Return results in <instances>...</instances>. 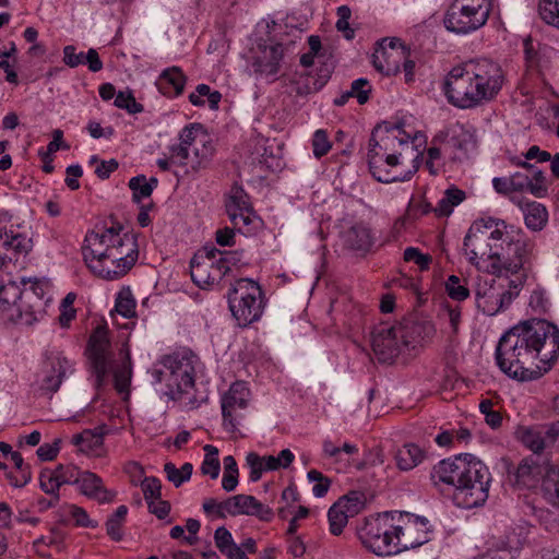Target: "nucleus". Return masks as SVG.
Returning <instances> with one entry per match:
<instances>
[{
  "label": "nucleus",
  "mask_w": 559,
  "mask_h": 559,
  "mask_svg": "<svg viewBox=\"0 0 559 559\" xmlns=\"http://www.w3.org/2000/svg\"><path fill=\"white\" fill-rule=\"evenodd\" d=\"M559 357V329L542 319L521 322L502 335L496 348L499 368L510 378L532 381Z\"/></svg>",
  "instance_id": "nucleus-1"
},
{
  "label": "nucleus",
  "mask_w": 559,
  "mask_h": 559,
  "mask_svg": "<svg viewBox=\"0 0 559 559\" xmlns=\"http://www.w3.org/2000/svg\"><path fill=\"white\" fill-rule=\"evenodd\" d=\"M504 83L501 67L489 59L468 60L451 69L443 82L448 102L471 109L493 100Z\"/></svg>",
  "instance_id": "nucleus-2"
},
{
  "label": "nucleus",
  "mask_w": 559,
  "mask_h": 559,
  "mask_svg": "<svg viewBox=\"0 0 559 559\" xmlns=\"http://www.w3.org/2000/svg\"><path fill=\"white\" fill-rule=\"evenodd\" d=\"M121 226L94 229L85 236L84 261L100 278L114 281L124 276L139 258L135 238L121 235Z\"/></svg>",
  "instance_id": "nucleus-3"
},
{
  "label": "nucleus",
  "mask_w": 559,
  "mask_h": 559,
  "mask_svg": "<svg viewBox=\"0 0 559 559\" xmlns=\"http://www.w3.org/2000/svg\"><path fill=\"white\" fill-rule=\"evenodd\" d=\"M430 477L436 486L452 487L453 499L461 508H476L488 499L490 472L473 454L464 453L440 461L433 466Z\"/></svg>",
  "instance_id": "nucleus-4"
},
{
  "label": "nucleus",
  "mask_w": 559,
  "mask_h": 559,
  "mask_svg": "<svg viewBox=\"0 0 559 559\" xmlns=\"http://www.w3.org/2000/svg\"><path fill=\"white\" fill-rule=\"evenodd\" d=\"M511 233L512 226L502 219L486 217L475 221L463 241L468 262L477 270L495 275L504 242L511 240Z\"/></svg>",
  "instance_id": "nucleus-5"
},
{
  "label": "nucleus",
  "mask_w": 559,
  "mask_h": 559,
  "mask_svg": "<svg viewBox=\"0 0 559 559\" xmlns=\"http://www.w3.org/2000/svg\"><path fill=\"white\" fill-rule=\"evenodd\" d=\"M400 126H378L374 128L369 141L368 165L373 178L380 182H394L409 180L413 173L404 176L396 175L393 168L400 164L399 148L408 145V136L403 135Z\"/></svg>",
  "instance_id": "nucleus-6"
},
{
  "label": "nucleus",
  "mask_w": 559,
  "mask_h": 559,
  "mask_svg": "<svg viewBox=\"0 0 559 559\" xmlns=\"http://www.w3.org/2000/svg\"><path fill=\"white\" fill-rule=\"evenodd\" d=\"M228 305L240 326L258 321L264 309L263 293L258 283L249 278L235 282L228 293Z\"/></svg>",
  "instance_id": "nucleus-7"
},
{
  "label": "nucleus",
  "mask_w": 559,
  "mask_h": 559,
  "mask_svg": "<svg viewBox=\"0 0 559 559\" xmlns=\"http://www.w3.org/2000/svg\"><path fill=\"white\" fill-rule=\"evenodd\" d=\"M358 534L362 545L378 556H392L401 552L393 513L385 512L367 519Z\"/></svg>",
  "instance_id": "nucleus-8"
},
{
  "label": "nucleus",
  "mask_w": 559,
  "mask_h": 559,
  "mask_svg": "<svg viewBox=\"0 0 559 559\" xmlns=\"http://www.w3.org/2000/svg\"><path fill=\"white\" fill-rule=\"evenodd\" d=\"M490 10V0H455L447 10L443 23L450 32L467 34L486 24Z\"/></svg>",
  "instance_id": "nucleus-9"
},
{
  "label": "nucleus",
  "mask_w": 559,
  "mask_h": 559,
  "mask_svg": "<svg viewBox=\"0 0 559 559\" xmlns=\"http://www.w3.org/2000/svg\"><path fill=\"white\" fill-rule=\"evenodd\" d=\"M511 233V240L504 242V249L501 253L496 276H506L509 274L516 275L514 281H521V285L527 277V273L532 270L535 260V242L530 238H515Z\"/></svg>",
  "instance_id": "nucleus-10"
},
{
  "label": "nucleus",
  "mask_w": 559,
  "mask_h": 559,
  "mask_svg": "<svg viewBox=\"0 0 559 559\" xmlns=\"http://www.w3.org/2000/svg\"><path fill=\"white\" fill-rule=\"evenodd\" d=\"M521 281H512L506 276H497L478 284L476 289L477 307L488 316H495L508 307L518 296Z\"/></svg>",
  "instance_id": "nucleus-11"
},
{
  "label": "nucleus",
  "mask_w": 559,
  "mask_h": 559,
  "mask_svg": "<svg viewBox=\"0 0 559 559\" xmlns=\"http://www.w3.org/2000/svg\"><path fill=\"white\" fill-rule=\"evenodd\" d=\"M395 531L400 551L416 548L430 539L431 526L426 518L395 512Z\"/></svg>",
  "instance_id": "nucleus-12"
},
{
  "label": "nucleus",
  "mask_w": 559,
  "mask_h": 559,
  "mask_svg": "<svg viewBox=\"0 0 559 559\" xmlns=\"http://www.w3.org/2000/svg\"><path fill=\"white\" fill-rule=\"evenodd\" d=\"M407 345L404 328L401 325L380 323L371 331L372 350L382 362H391Z\"/></svg>",
  "instance_id": "nucleus-13"
},
{
  "label": "nucleus",
  "mask_w": 559,
  "mask_h": 559,
  "mask_svg": "<svg viewBox=\"0 0 559 559\" xmlns=\"http://www.w3.org/2000/svg\"><path fill=\"white\" fill-rule=\"evenodd\" d=\"M250 391L245 382H235L222 396L223 426L228 432H236L246 417Z\"/></svg>",
  "instance_id": "nucleus-14"
},
{
  "label": "nucleus",
  "mask_w": 559,
  "mask_h": 559,
  "mask_svg": "<svg viewBox=\"0 0 559 559\" xmlns=\"http://www.w3.org/2000/svg\"><path fill=\"white\" fill-rule=\"evenodd\" d=\"M109 348L108 330L105 326L98 325L90 336L87 346V355L96 376L97 386L102 385L109 370L111 357Z\"/></svg>",
  "instance_id": "nucleus-15"
},
{
  "label": "nucleus",
  "mask_w": 559,
  "mask_h": 559,
  "mask_svg": "<svg viewBox=\"0 0 559 559\" xmlns=\"http://www.w3.org/2000/svg\"><path fill=\"white\" fill-rule=\"evenodd\" d=\"M73 370V364L62 353L50 352L44 362L40 389L50 393L56 392L63 378Z\"/></svg>",
  "instance_id": "nucleus-16"
},
{
  "label": "nucleus",
  "mask_w": 559,
  "mask_h": 559,
  "mask_svg": "<svg viewBox=\"0 0 559 559\" xmlns=\"http://www.w3.org/2000/svg\"><path fill=\"white\" fill-rule=\"evenodd\" d=\"M163 364L169 371V385H176L179 393H187L194 384V366L190 357L169 355Z\"/></svg>",
  "instance_id": "nucleus-17"
},
{
  "label": "nucleus",
  "mask_w": 559,
  "mask_h": 559,
  "mask_svg": "<svg viewBox=\"0 0 559 559\" xmlns=\"http://www.w3.org/2000/svg\"><path fill=\"white\" fill-rule=\"evenodd\" d=\"M229 270L224 261H212L211 257H193L190 262L191 278L201 288L213 285Z\"/></svg>",
  "instance_id": "nucleus-18"
},
{
  "label": "nucleus",
  "mask_w": 559,
  "mask_h": 559,
  "mask_svg": "<svg viewBox=\"0 0 559 559\" xmlns=\"http://www.w3.org/2000/svg\"><path fill=\"white\" fill-rule=\"evenodd\" d=\"M43 288L38 283H32L24 288V295L17 307L8 314V319L22 324L31 325L37 320L38 308L41 304Z\"/></svg>",
  "instance_id": "nucleus-19"
},
{
  "label": "nucleus",
  "mask_w": 559,
  "mask_h": 559,
  "mask_svg": "<svg viewBox=\"0 0 559 559\" xmlns=\"http://www.w3.org/2000/svg\"><path fill=\"white\" fill-rule=\"evenodd\" d=\"M227 508L230 516L249 515L263 522H271L274 518V512L270 507L250 495H236L227 498Z\"/></svg>",
  "instance_id": "nucleus-20"
},
{
  "label": "nucleus",
  "mask_w": 559,
  "mask_h": 559,
  "mask_svg": "<svg viewBox=\"0 0 559 559\" xmlns=\"http://www.w3.org/2000/svg\"><path fill=\"white\" fill-rule=\"evenodd\" d=\"M386 39H382L372 53L374 69L384 75H395L405 60V47H386Z\"/></svg>",
  "instance_id": "nucleus-21"
},
{
  "label": "nucleus",
  "mask_w": 559,
  "mask_h": 559,
  "mask_svg": "<svg viewBox=\"0 0 559 559\" xmlns=\"http://www.w3.org/2000/svg\"><path fill=\"white\" fill-rule=\"evenodd\" d=\"M283 56L284 47L282 44L259 45L252 62L254 72L266 78L276 75Z\"/></svg>",
  "instance_id": "nucleus-22"
},
{
  "label": "nucleus",
  "mask_w": 559,
  "mask_h": 559,
  "mask_svg": "<svg viewBox=\"0 0 559 559\" xmlns=\"http://www.w3.org/2000/svg\"><path fill=\"white\" fill-rule=\"evenodd\" d=\"M82 495L94 499L99 503L111 502L116 496L114 491L104 487L103 480L96 474L88 471H80L75 484Z\"/></svg>",
  "instance_id": "nucleus-23"
},
{
  "label": "nucleus",
  "mask_w": 559,
  "mask_h": 559,
  "mask_svg": "<svg viewBox=\"0 0 559 559\" xmlns=\"http://www.w3.org/2000/svg\"><path fill=\"white\" fill-rule=\"evenodd\" d=\"M31 239L25 235L3 231L0 228V264L16 260L20 254L27 253L31 249Z\"/></svg>",
  "instance_id": "nucleus-24"
},
{
  "label": "nucleus",
  "mask_w": 559,
  "mask_h": 559,
  "mask_svg": "<svg viewBox=\"0 0 559 559\" xmlns=\"http://www.w3.org/2000/svg\"><path fill=\"white\" fill-rule=\"evenodd\" d=\"M524 48L527 68L536 70L538 73H543L550 68L552 58L557 53L554 48L548 46H543L535 50L530 40H525Z\"/></svg>",
  "instance_id": "nucleus-25"
},
{
  "label": "nucleus",
  "mask_w": 559,
  "mask_h": 559,
  "mask_svg": "<svg viewBox=\"0 0 559 559\" xmlns=\"http://www.w3.org/2000/svg\"><path fill=\"white\" fill-rule=\"evenodd\" d=\"M63 62L70 68L87 64L92 72H98L103 69V62L94 48H90L87 52L84 53L76 52L74 46L68 45L63 48Z\"/></svg>",
  "instance_id": "nucleus-26"
},
{
  "label": "nucleus",
  "mask_w": 559,
  "mask_h": 559,
  "mask_svg": "<svg viewBox=\"0 0 559 559\" xmlns=\"http://www.w3.org/2000/svg\"><path fill=\"white\" fill-rule=\"evenodd\" d=\"M343 240L347 248L360 252H367L373 242L370 228L362 223H356L344 231Z\"/></svg>",
  "instance_id": "nucleus-27"
},
{
  "label": "nucleus",
  "mask_w": 559,
  "mask_h": 559,
  "mask_svg": "<svg viewBox=\"0 0 559 559\" xmlns=\"http://www.w3.org/2000/svg\"><path fill=\"white\" fill-rule=\"evenodd\" d=\"M518 205L521 207L524 222L528 229L533 231L542 230L548 222L547 209L536 201H522L519 200Z\"/></svg>",
  "instance_id": "nucleus-28"
},
{
  "label": "nucleus",
  "mask_w": 559,
  "mask_h": 559,
  "mask_svg": "<svg viewBox=\"0 0 559 559\" xmlns=\"http://www.w3.org/2000/svg\"><path fill=\"white\" fill-rule=\"evenodd\" d=\"M186 80L187 78L180 68L171 67L160 73L157 86L164 95L178 96L183 92Z\"/></svg>",
  "instance_id": "nucleus-29"
},
{
  "label": "nucleus",
  "mask_w": 559,
  "mask_h": 559,
  "mask_svg": "<svg viewBox=\"0 0 559 559\" xmlns=\"http://www.w3.org/2000/svg\"><path fill=\"white\" fill-rule=\"evenodd\" d=\"M214 540L219 551L228 559H249L243 556L238 545L235 544L231 533L225 527H218L214 533Z\"/></svg>",
  "instance_id": "nucleus-30"
},
{
  "label": "nucleus",
  "mask_w": 559,
  "mask_h": 559,
  "mask_svg": "<svg viewBox=\"0 0 559 559\" xmlns=\"http://www.w3.org/2000/svg\"><path fill=\"white\" fill-rule=\"evenodd\" d=\"M214 153V146L206 135H201L200 141L191 147L190 167L199 170L207 165Z\"/></svg>",
  "instance_id": "nucleus-31"
},
{
  "label": "nucleus",
  "mask_w": 559,
  "mask_h": 559,
  "mask_svg": "<svg viewBox=\"0 0 559 559\" xmlns=\"http://www.w3.org/2000/svg\"><path fill=\"white\" fill-rule=\"evenodd\" d=\"M24 289L13 282L0 286V311L10 314L17 307Z\"/></svg>",
  "instance_id": "nucleus-32"
},
{
  "label": "nucleus",
  "mask_w": 559,
  "mask_h": 559,
  "mask_svg": "<svg viewBox=\"0 0 559 559\" xmlns=\"http://www.w3.org/2000/svg\"><path fill=\"white\" fill-rule=\"evenodd\" d=\"M515 433L516 438L534 453H540L547 447L543 430L531 427H519Z\"/></svg>",
  "instance_id": "nucleus-33"
},
{
  "label": "nucleus",
  "mask_w": 559,
  "mask_h": 559,
  "mask_svg": "<svg viewBox=\"0 0 559 559\" xmlns=\"http://www.w3.org/2000/svg\"><path fill=\"white\" fill-rule=\"evenodd\" d=\"M512 163L522 167L531 175V193L537 198H542L547 193L546 179L543 171L534 165L522 160L521 158H512Z\"/></svg>",
  "instance_id": "nucleus-34"
},
{
  "label": "nucleus",
  "mask_w": 559,
  "mask_h": 559,
  "mask_svg": "<svg viewBox=\"0 0 559 559\" xmlns=\"http://www.w3.org/2000/svg\"><path fill=\"white\" fill-rule=\"evenodd\" d=\"M423 456V451L418 445L408 443L397 451L396 463L400 469L409 471L421 462Z\"/></svg>",
  "instance_id": "nucleus-35"
},
{
  "label": "nucleus",
  "mask_w": 559,
  "mask_h": 559,
  "mask_svg": "<svg viewBox=\"0 0 559 559\" xmlns=\"http://www.w3.org/2000/svg\"><path fill=\"white\" fill-rule=\"evenodd\" d=\"M465 197V192L456 187L447 189L435 209L436 213L441 216L450 215L453 207L463 202Z\"/></svg>",
  "instance_id": "nucleus-36"
},
{
  "label": "nucleus",
  "mask_w": 559,
  "mask_h": 559,
  "mask_svg": "<svg viewBox=\"0 0 559 559\" xmlns=\"http://www.w3.org/2000/svg\"><path fill=\"white\" fill-rule=\"evenodd\" d=\"M225 206L230 221H236L239 213H242L247 209L251 207L248 202V195L241 188L233 189Z\"/></svg>",
  "instance_id": "nucleus-37"
},
{
  "label": "nucleus",
  "mask_w": 559,
  "mask_h": 559,
  "mask_svg": "<svg viewBox=\"0 0 559 559\" xmlns=\"http://www.w3.org/2000/svg\"><path fill=\"white\" fill-rule=\"evenodd\" d=\"M342 503L343 502H335L330 508L328 513L330 532L336 536L343 532V528L346 526L348 519L353 518V515H349L347 512H345Z\"/></svg>",
  "instance_id": "nucleus-38"
},
{
  "label": "nucleus",
  "mask_w": 559,
  "mask_h": 559,
  "mask_svg": "<svg viewBox=\"0 0 559 559\" xmlns=\"http://www.w3.org/2000/svg\"><path fill=\"white\" fill-rule=\"evenodd\" d=\"M192 469L191 463H185L180 468H177L171 462H167L164 465L167 479L177 488L191 478Z\"/></svg>",
  "instance_id": "nucleus-39"
},
{
  "label": "nucleus",
  "mask_w": 559,
  "mask_h": 559,
  "mask_svg": "<svg viewBox=\"0 0 559 559\" xmlns=\"http://www.w3.org/2000/svg\"><path fill=\"white\" fill-rule=\"evenodd\" d=\"M128 514V508L126 506H120L117 508L116 512L107 520L106 530L107 534L114 540H120L122 538L121 527L123 522L126 521V516Z\"/></svg>",
  "instance_id": "nucleus-40"
},
{
  "label": "nucleus",
  "mask_w": 559,
  "mask_h": 559,
  "mask_svg": "<svg viewBox=\"0 0 559 559\" xmlns=\"http://www.w3.org/2000/svg\"><path fill=\"white\" fill-rule=\"evenodd\" d=\"M538 12L544 22L559 28V0H539Z\"/></svg>",
  "instance_id": "nucleus-41"
},
{
  "label": "nucleus",
  "mask_w": 559,
  "mask_h": 559,
  "mask_svg": "<svg viewBox=\"0 0 559 559\" xmlns=\"http://www.w3.org/2000/svg\"><path fill=\"white\" fill-rule=\"evenodd\" d=\"M230 222L238 231L249 234L258 228L260 219L254 214L252 207H249L245 212L239 213L236 221Z\"/></svg>",
  "instance_id": "nucleus-42"
},
{
  "label": "nucleus",
  "mask_w": 559,
  "mask_h": 559,
  "mask_svg": "<svg viewBox=\"0 0 559 559\" xmlns=\"http://www.w3.org/2000/svg\"><path fill=\"white\" fill-rule=\"evenodd\" d=\"M263 457L265 472L287 468L294 461L295 455L289 449H284L277 456L266 455Z\"/></svg>",
  "instance_id": "nucleus-43"
},
{
  "label": "nucleus",
  "mask_w": 559,
  "mask_h": 559,
  "mask_svg": "<svg viewBox=\"0 0 559 559\" xmlns=\"http://www.w3.org/2000/svg\"><path fill=\"white\" fill-rule=\"evenodd\" d=\"M204 450L206 451L204 461L201 465V472L204 475H210L211 478L215 479L218 477L219 474V461L217 459L218 451L213 445H205Z\"/></svg>",
  "instance_id": "nucleus-44"
},
{
  "label": "nucleus",
  "mask_w": 559,
  "mask_h": 559,
  "mask_svg": "<svg viewBox=\"0 0 559 559\" xmlns=\"http://www.w3.org/2000/svg\"><path fill=\"white\" fill-rule=\"evenodd\" d=\"M299 500V493L295 486L286 487L281 496V502L284 504L277 509V514L282 520H286L292 513L294 503Z\"/></svg>",
  "instance_id": "nucleus-45"
},
{
  "label": "nucleus",
  "mask_w": 559,
  "mask_h": 559,
  "mask_svg": "<svg viewBox=\"0 0 559 559\" xmlns=\"http://www.w3.org/2000/svg\"><path fill=\"white\" fill-rule=\"evenodd\" d=\"M445 290L449 297L456 301L465 300L469 296V289L462 284V280L456 275L448 277Z\"/></svg>",
  "instance_id": "nucleus-46"
},
{
  "label": "nucleus",
  "mask_w": 559,
  "mask_h": 559,
  "mask_svg": "<svg viewBox=\"0 0 559 559\" xmlns=\"http://www.w3.org/2000/svg\"><path fill=\"white\" fill-rule=\"evenodd\" d=\"M337 502H343V507L347 514L355 516L365 506V496L359 491H350L348 495L338 499Z\"/></svg>",
  "instance_id": "nucleus-47"
},
{
  "label": "nucleus",
  "mask_w": 559,
  "mask_h": 559,
  "mask_svg": "<svg viewBox=\"0 0 559 559\" xmlns=\"http://www.w3.org/2000/svg\"><path fill=\"white\" fill-rule=\"evenodd\" d=\"M116 311L124 318H131L135 314V300L129 289L119 293L116 300Z\"/></svg>",
  "instance_id": "nucleus-48"
},
{
  "label": "nucleus",
  "mask_w": 559,
  "mask_h": 559,
  "mask_svg": "<svg viewBox=\"0 0 559 559\" xmlns=\"http://www.w3.org/2000/svg\"><path fill=\"white\" fill-rule=\"evenodd\" d=\"M59 486L64 484H75L79 477L80 469L74 465H58L55 469H51Z\"/></svg>",
  "instance_id": "nucleus-49"
},
{
  "label": "nucleus",
  "mask_w": 559,
  "mask_h": 559,
  "mask_svg": "<svg viewBox=\"0 0 559 559\" xmlns=\"http://www.w3.org/2000/svg\"><path fill=\"white\" fill-rule=\"evenodd\" d=\"M115 106L126 109L129 114L143 111V106L135 100L131 92H119L115 98Z\"/></svg>",
  "instance_id": "nucleus-50"
},
{
  "label": "nucleus",
  "mask_w": 559,
  "mask_h": 559,
  "mask_svg": "<svg viewBox=\"0 0 559 559\" xmlns=\"http://www.w3.org/2000/svg\"><path fill=\"white\" fill-rule=\"evenodd\" d=\"M129 188L132 190L133 200L135 202H140L142 199L148 198L152 194V188L146 185V177L143 175L131 178Z\"/></svg>",
  "instance_id": "nucleus-51"
},
{
  "label": "nucleus",
  "mask_w": 559,
  "mask_h": 559,
  "mask_svg": "<svg viewBox=\"0 0 559 559\" xmlns=\"http://www.w3.org/2000/svg\"><path fill=\"white\" fill-rule=\"evenodd\" d=\"M115 386L119 392H124L131 380L130 358L114 370Z\"/></svg>",
  "instance_id": "nucleus-52"
},
{
  "label": "nucleus",
  "mask_w": 559,
  "mask_h": 559,
  "mask_svg": "<svg viewBox=\"0 0 559 559\" xmlns=\"http://www.w3.org/2000/svg\"><path fill=\"white\" fill-rule=\"evenodd\" d=\"M308 479L310 481H314V486L312 487V492L316 497H323L326 495L331 480L325 477L321 472L317 469H311L308 472Z\"/></svg>",
  "instance_id": "nucleus-53"
},
{
  "label": "nucleus",
  "mask_w": 559,
  "mask_h": 559,
  "mask_svg": "<svg viewBox=\"0 0 559 559\" xmlns=\"http://www.w3.org/2000/svg\"><path fill=\"white\" fill-rule=\"evenodd\" d=\"M352 15V11L347 5H341L337 8V22L336 29L343 33L346 39H352L354 37V29L349 27V19Z\"/></svg>",
  "instance_id": "nucleus-54"
},
{
  "label": "nucleus",
  "mask_w": 559,
  "mask_h": 559,
  "mask_svg": "<svg viewBox=\"0 0 559 559\" xmlns=\"http://www.w3.org/2000/svg\"><path fill=\"white\" fill-rule=\"evenodd\" d=\"M146 502L159 499L162 497V484L160 480L154 476L144 478L140 485Z\"/></svg>",
  "instance_id": "nucleus-55"
},
{
  "label": "nucleus",
  "mask_w": 559,
  "mask_h": 559,
  "mask_svg": "<svg viewBox=\"0 0 559 559\" xmlns=\"http://www.w3.org/2000/svg\"><path fill=\"white\" fill-rule=\"evenodd\" d=\"M247 464L250 467L249 478L251 481H258L265 468L263 467V457L255 452H249L246 457Z\"/></svg>",
  "instance_id": "nucleus-56"
},
{
  "label": "nucleus",
  "mask_w": 559,
  "mask_h": 559,
  "mask_svg": "<svg viewBox=\"0 0 559 559\" xmlns=\"http://www.w3.org/2000/svg\"><path fill=\"white\" fill-rule=\"evenodd\" d=\"M352 92L355 94V98L360 105L366 104L369 100L371 93V85L367 79H357L353 81Z\"/></svg>",
  "instance_id": "nucleus-57"
},
{
  "label": "nucleus",
  "mask_w": 559,
  "mask_h": 559,
  "mask_svg": "<svg viewBox=\"0 0 559 559\" xmlns=\"http://www.w3.org/2000/svg\"><path fill=\"white\" fill-rule=\"evenodd\" d=\"M313 154L320 158L328 154L331 148V142L329 141L328 134L323 130H317L312 139Z\"/></svg>",
  "instance_id": "nucleus-58"
},
{
  "label": "nucleus",
  "mask_w": 559,
  "mask_h": 559,
  "mask_svg": "<svg viewBox=\"0 0 559 559\" xmlns=\"http://www.w3.org/2000/svg\"><path fill=\"white\" fill-rule=\"evenodd\" d=\"M404 260L416 263L420 270H427L432 258L429 254L421 253L417 248L408 247L404 251Z\"/></svg>",
  "instance_id": "nucleus-59"
},
{
  "label": "nucleus",
  "mask_w": 559,
  "mask_h": 559,
  "mask_svg": "<svg viewBox=\"0 0 559 559\" xmlns=\"http://www.w3.org/2000/svg\"><path fill=\"white\" fill-rule=\"evenodd\" d=\"M40 488L48 495H53L55 500L59 499V496L57 493L58 489L60 488L58 480L56 479V476L53 475L51 469H45L40 474Z\"/></svg>",
  "instance_id": "nucleus-60"
},
{
  "label": "nucleus",
  "mask_w": 559,
  "mask_h": 559,
  "mask_svg": "<svg viewBox=\"0 0 559 559\" xmlns=\"http://www.w3.org/2000/svg\"><path fill=\"white\" fill-rule=\"evenodd\" d=\"M202 507L206 514H215L219 519H225L228 515L227 499L218 502L213 498H206Z\"/></svg>",
  "instance_id": "nucleus-61"
},
{
  "label": "nucleus",
  "mask_w": 559,
  "mask_h": 559,
  "mask_svg": "<svg viewBox=\"0 0 559 559\" xmlns=\"http://www.w3.org/2000/svg\"><path fill=\"white\" fill-rule=\"evenodd\" d=\"M66 538V533L59 527H52L50 530V534L48 536H41L36 539V544H45L47 547H56L61 549L63 540Z\"/></svg>",
  "instance_id": "nucleus-62"
},
{
  "label": "nucleus",
  "mask_w": 559,
  "mask_h": 559,
  "mask_svg": "<svg viewBox=\"0 0 559 559\" xmlns=\"http://www.w3.org/2000/svg\"><path fill=\"white\" fill-rule=\"evenodd\" d=\"M170 162L183 166H190L191 162V147L178 144L173 146Z\"/></svg>",
  "instance_id": "nucleus-63"
},
{
  "label": "nucleus",
  "mask_w": 559,
  "mask_h": 559,
  "mask_svg": "<svg viewBox=\"0 0 559 559\" xmlns=\"http://www.w3.org/2000/svg\"><path fill=\"white\" fill-rule=\"evenodd\" d=\"M126 473L129 475L131 484L133 486H140L144 478H147L144 476V468L141 464L138 462H129L126 464L124 467Z\"/></svg>",
  "instance_id": "nucleus-64"
}]
</instances>
